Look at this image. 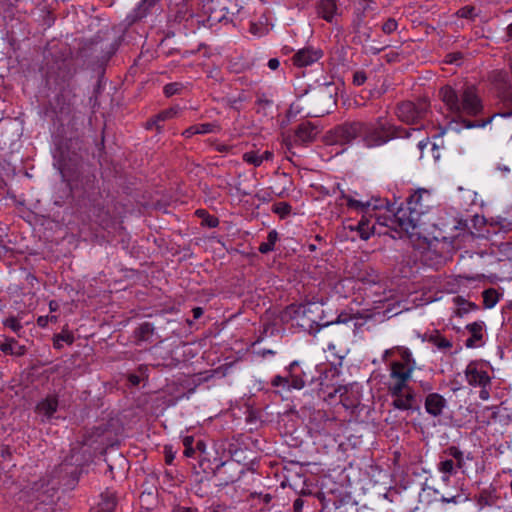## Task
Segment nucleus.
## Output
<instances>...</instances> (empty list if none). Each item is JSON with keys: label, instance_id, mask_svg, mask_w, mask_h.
Masks as SVG:
<instances>
[{"label": "nucleus", "instance_id": "nucleus-1", "mask_svg": "<svg viewBox=\"0 0 512 512\" xmlns=\"http://www.w3.org/2000/svg\"><path fill=\"white\" fill-rule=\"evenodd\" d=\"M393 222L419 248H431L444 238L435 222V199L429 190L423 188L409 196L406 207L395 213Z\"/></svg>", "mask_w": 512, "mask_h": 512}, {"label": "nucleus", "instance_id": "nucleus-34", "mask_svg": "<svg viewBox=\"0 0 512 512\" xmlns=\"http://www.w3.org/2000/svg\"><path fill=\"white\" fill-rule=\"evenodd\" d=\"M5 327L11 329L13 332H19L22 329V325L15 317H9L4 320Z\"/></svg>", "mask_w": 512, "mask_h": 512}, {"label": "nucleus", "instance_id": "nucleus-30", "mask_svg": "<svg viewBox=\"0 0 512 512\" xmlns=\"http://www.w3.org/2000/svg\"><path fill=\"white\" fill-rule=\"evenodd\" d=\"M243 160L246 163L251 164L255 167H258L262 164V159L260 158V154L255 151L245 152L243 154Z\"/></svg>", "mask_w": 512, "mask_h": 512}, {"label": "nucleus", "instance_id": "nucleus-31", "mask_svg": "<svg viewBox=\"0 0 512 512\" xmlns=\"http://www.w3.org/2000/svg\"><path fill=\"white\" fill-rule=\"evenodd\" d=\"M198 134H208L218 131V126L212 123L196 124Z\"/></svg>", "mask_w": 512, "mask_h": 512}, {"label": "nucleus", "instance_id": "nucleus-52", "mask_svg": "<svg viewBox=\"0 0 512 512\" xmlns=\"http://www.w3.org/2000/svg\"><path fill=\"white\" fill-rule=\"evenodd\" d=\"M452 473L442 474L441 480L444 484L448 485L450 482V477L452 476Z\"/></svg>", "mask_w": 512, "mask_h": 512}, {"label": "nucleus", "instance_id": "nucleus-22", "mask_svg": "<svg viewBox=\"0 0 512 512\" xmlns=\"http://www.w3.org/2000/svg\"><path fill=\"white\" fill-rule=\"evenodd\" d=\"M317 133V128L311 123H302L296 130V141L301 143L310 142L316 137Z\"/></svg>", "mask_w": 512, "mask_h": 512}, {"label": "nucleus", "instance_id": "nucleus-58", "mask_svg": "<svg viewBox=\"0 0 512 512\" xmlns=\"http://www.w3.org/2000/svg\"><path fill=\"white\" fill-rule=\"evenodd\" d=\"M177 512H192V511H191V509H190V508H185V507H183V508H179V509L177 510Z\"/></svg>", "mask_w": 512, "mask_h": 512}, {"label": "nucleus", "instance_id": "nucleus-18", "mask_svg": "<svg viewBox=\"0 0 512 512\" xmlns=\"http://www.w3.org/2000/svg\"><path fill=\"white\" fill-rule=\"evenodd\" d=\"M446 407L445 398L438 393H430L425 399L426 412L434 417L440 416Z\"/></svg>", "mask_w": 512, "mask_h": 512}, {"label": "nucleus", "instance_id": "nucleus-14", "mask_svg": "<svg viewBox=\"0 0 512 512\" xmlns=\"http://www.w3.org/2000/svg\"><path fill=\"white\" fill-rule=\"evenodd\" d=\"M335 394H339V401L347 409L355 407L360 401L358 387L354 384L337 388Z\"/></svg>", "mask_w": 512, "mask_h": 512}, {"label": "nucleus", "instance_id": "nucleus-57", "mask_svg": "<svg viewBox=\"0 0 512 512\" xmlns=\"http://www.w3.org/2000/svg\"><path fill=\"white\" fill-rule=\"evenodd\" d=\"M507 34L512 37V23L508 25L507 27Z\"/></svg>", "mask_w": 512, "mask_h": 512}, {"label": "nucleus", "instance_id": "nucleus-47", "mask_svg": "<svg viewBox=\"0 0 512 512\" xmlns=\"http://www.w3.org/2000/svg\"><path fill=\"white\" fill-rule=\"evenodd\" d=\"M303 500L300 499V498H297L294 503H293V508H294V511L295 512H301L302 508H303Z\"/></svg>", "mask_w": 512, "mask_h": 512}, {"label": "nucleus", "instance_id": "nucleus-39", "mask_svg": "<svg viewBox=\"0 0 512 512\" xmlns=\"http://www.w3.org/2000/svg\"><path fill=\"white\" fill-rule=\"evenodd\" d=\"M179 90V85L177 83H171L164 87V93L166 96H172L176 94Z\"/></svg>", "mask_w": 512, "mask_h": 512}, {"label": "nucleus", "instance_id": "nucleus-10", "mask_svg": "<svg viewBox=\"0 0 512 512\" xmlns=\"http://www.w3.org/2000/svg\"><path fill=\"white\" fill-rule=\"evenodd\" d=\"M444 454L450 459H441L437 464V470L441 474L452 473L455 474L457 469H462L465 465V456L463 451H461L456 446H450L445 449Z\"/></svg>", "mask_w": 512, "mask_h": 512}, {"label": "nucleus", "instance_id": "nucleus-21", "mask_svg": "<svg viewBox=\"0 0 512 512\" xmlns=\"http://www.w3.org/2000/svg\"><path fill=\"white\" fill-rule=\"evenodd\" d=\"M116 499L113 493L105 492L100 495L99 501L91 507L90 512H113Z\"/></svg>", "mask_w": 512, "mask_h": 512}, {"label": "nucleus", "instance_id": "nucleus-38", "mask_svg": "<svg viewBox=\"0 0 512 512\" xmlns=\"http://www.w3.org/2000/svg\"><path fill=\"white\" fill-rule=\"evenodd\" d=\"M152 331H153V327L149 323H143L139 327V334H140V337L143 338V339H146L147 338V334L152 333Z\"/></svg>", "mask_w": 512, "mask_h": 512}, {"label": "nucleus", "instance_id": "nucleus-3", "mask_svg": "<svg viewBox=\"0 0 512 512\" xmlns=\"http://www.w3.org/2000/svg\"><path fill=\"white\" fill-rule=\"evenodd\" d=\"M416 131H420V128L401 129L380 116L372 121L345 123L335 129V135L342 143L357 141L370 149L383 146L395 138H409Z\"/></svg>", "mask_w": 512, "mask_h": 512}, {"label": "nucleus", "instance_id": "nucleus-7", "mask_svg": "<svg viewBox=\"0 0 512 512\" xmlns=\"http://www.w3.org/2000/svg\"><path fill=\"white\" fill-rule=\"evenodd\" d=\"M428 106L425 102H403L396 109L397 118L406 124H417L427 113Z\"/></svg>", "mask_w": 512, "mask_h": 512}, {"label": "nucleus", "instance_id": "nucleus-9", "mask_svg": "<svg viewBox=\"0 0 512 512\" xmlns=\"http://www.w3.org/2000/svg\"><path fill=\"white\" fill-rule=\"evenodd\" d=\"M389 395L392 398V406L401 411L413 410L415 405V394L412 389L406 386H388Z\"/></svg>", "mask_w": 512, "mask_h": 512}, {"label": "nucleus", "instance_id": "nucleus-45", "mask_svg": "<svg viewBox=\"0 0 512 512\" xmlns=\"http://www.w3.org/2000/svg\"><path fill=\"white\" fill-rule=\"evenodd\" d=\"M198 134L197 133V128H196V125H193L189 128H187L184 132H183V136H185L186 138H190L192 137L193 135H196Z\"/></svg>", "mask_w": 512, "mask_h": 512}, {"label": "nucleus", "instance_id": "nucleus-5", "mask_svg": "<svg viewBox=\"0 0 512 512\" xmlns=\"http://www.w3.org/2000/svg\"><path fill=\"white\" fill-rule=\"evenodd\" d=\"M321 313V306L315 302L291 304L282 312L281 320L302 331L313 333L318 330Z\"/></svg>", "mask_w": 512, "mask_h": 512}, {"label": "nucleus", "instance_id": "nucleus-19", "mask_svg": "<svg viewBox=\"0 0 512 512\" xmlns=\"http://www.w3.org/2000/svg\"><path fill=\"white\" fill-rule=\"evenodd\" d=\"M317 9L318 14L328 22L334 21L340 15L336 0H321Z\"/></svg>", "mask_w": 512, "mask_h": 512}, {"label": "nucleus", "instance_id": "nucleus-26", "mask_svg": "<svg viewBox=\"0 0 512 512\" xmlns=\"http://www.w3.org/2000/svg\"><path fill=\"white\" fill-rule=\"evenodd\" d=\"M278 240V233L276 230H271L268 233L267 240L262 242L259 246V251L262 254H267L274 250L275 243Z\"/></svg>", "mask_w": 512, "mask_h": 512}, {"label": "nucleus", "instance_id": "nucleus-4", "mask_svg": "<svg viewBox=\"0 0 512 512\" xmlns=\"http://www.w3.org/2000/svg\"><path fill=\"white\" fill-rule=\"evenodd\" d=\"M389 371L388 386H406L415 369L416 362L411 351L403 346L386 349L382 356Z\"/></svg>", "mask_w": 512, "mask_h": 512}, {"label": "nucleus", "instance_id": "nucleus-13", "mask_svg": "<svg viewBox=\"0 0 512 512\" xmlns=\"http://www.w3.org/2000/svg\"><path fill=\"white\" fill-rule=\"evenodd\" d=\"M323 56L320 49L313 47H305L299 49L292 57V63L298 68H304L313 65Z\"/></svg>", "mask_w": 512, "mask_h": 512}, {"label": "nucleus", "instance_id": "nucleus-8", "mask_svg": "<svg viewBox=\"0 0 512 512\" xmlns=\"http://www.w3.org/2000/svg\"><path fill=\"white\" fill-rule=\"evenodd\" d=\"M341 200L342 205H346L348 209L361 215L370 214L381 206L378 199H360L357 192L342 193Z\"/></svg>", "mask_w": 512, "mask_h": 512}, {"label": "nucleus", "instance_id": "nucleus-20", "mask_svg": "<svg viewBox=\"0 0 512 512\" xmlns=\"http://www.w3.org/2000/svg\"><path fill=\"white\" fill-rule=\"evenodd\" d=\"M325 352L327 353V360L330 361L332 365L340 366L348 351L346 348H343L334 341H331L328 343Z\"/></svg>", "mask_w": 512, "mask_h": 512}, {"label": "nucleus", "instance_id": "nucleus-51", "mask_svg": "<svg viewBox=\"0 0 512 512\" xmlns=\"http://www.w3.org/2000/svg\"><path fill=\"white\" fill-rule=\"evenodd\" d=\"M206 222L209 227H216L218 225V220L214 217H210Z\"/></svg>", "mask_w": 512, "mask_h": 512}, {"label": "nucleus", "instance_id": "nucleus-15", "mask_svg": "<svg viewBox=\"0 0 512 512\" xmlns=\"http://www.w3.org/2000/svg\"><path fill=\"white\" fill-rule=\"evenodd\" d=\"M372 213L362 215L361 220L356 224H348L346 228L356 231L363 240H368L375 233V225L371 221Z\"/></svg>", "mask_w": 512, "mask_h": 512}, {"label": "nucleus", "instance_id": "nucleus-50", "mask_svg": "<svg viewBox=\"0 0 512 512\" xmlns=\"http://www.w3.org/2000/svg\"><path fill=\"white\" fill-rule=\"evenodd\" d=\"M202 314H203L202 308L196 307V308L193 309V315H194L195 319H198L199 317H201Z\"/></svg>", "mask_w": 512, "mask_h": 512}, {"label": "nucleus", "instance_id": "nucleus-35", "mask_svg": "<svg viewBox=\"0 0 512 512\" xmlns=\"http://www.w3.org/2000/svg\"><path fill=\"white\" fill-rule=\"evenodd\" d=\"M397 29V22L394 19H388L382 26V30L386 34H390Z\"/></svg>", "mask_w": 512, "mask_h": 512}, {"label": "nucleus", "instance_id": "nucleus-59", "mask_svg": "<svg viewBox=\"0 0 512 512\" xmlns=\"http://www.w3.org/2000/svg\"><path fill=\"white\" fill-rule=\"evenodd\" d=\"M218 150H219L220 152H224V151H226V150H227V146H225V145H223V146H219V147H218Z\"/></svg>", "mask_w": 512, "mask_h": 512}, {"label": "nucleus", "instance_id": "nucleus-44", "mask_svg": "<svg viewBox=\"0 0 512 512\" xmlns=\"http://www.w3.org/2000/svg\"><path fill=\"white\" fill-rule=\"evenodd\" d=\"M159 0H142L139 4V9L149 10L152 6H154Z\"/></svg>", "mask_w": 512, "mask_h": 512}, {"label": "nucleus", "instance_id": "nucleus-37", "mask_svg": "<svg viewBox=\"0 0 512 512\" xmlns=\"http://www.w3.org/2000/svg\"><path fill=\"white\" fill-rule=\"evenodd\" d=\"M274 212L281 216H285V215L289 214L290 206L286 203H279V204L275 205Z\"/></svg>", "mask_w": 512, "mask_h": 512}, {"label": "nucleus", "instance_id": "nucleus-23", "mask_svg": "<svg viewBox=\"0 0 512 512\" xmlns=\"http://www.w3.org/2000/svg\"><path fill=\"white\" fill-rule=\"evenodd\" d=\"M271 24L269 23V20L266 16H261L257 21L251 22L250 24V33L254 35L255 37H263L271 29Z\"/></svg>", "mask_w": 512, "mask_h": 512}, {"label": "nucleus", "instance_id": "nucleus-24", "mask_svg": "<svg viewBox=\"0 0 512 512\" xmlns=\"http://www.w3.org/2000/svg\"><path fill=\"white\" fill-rule=\"evenodd\" d=\"M58 407V401L54 397H48L41 401L37 405V411L39 414L45 416L47 419L51 418L56 412Z\"/></svg>", "mask_w": 512, "mask_h": 512}, {"label": "nucleus", "instance_id": "nucleus-40", "mask_svg": "<svg viewBox=\"0 0 512 512\" xmlns=\"http://www.w3.org/2000/svg\"><path fill=\"white\" fill-rule=\"evenodd\" d=\"M459 14H460V16L465 17V18H473L476 15L475 8L474 7H464L459 10Z\"/></svg>", "mask_w": 512, "mask_h": 512}, {"label": "nucleus", "instance_id": "nucleus-12", "mask_svg": "<svg viewBox=\"0 0 512 512\" xmlns=\"http://www.w3.org/2000/svg\"><path fill=\"white\" fill-rule=\"evenodd\" d=\"M296 366H298L297 361L291 362L287 368L289 374L287 376H275L272 380V385L274 387H281L286 390L302 389L305 385V381L301 375L294 373V368Z\"/></svg>", "mask_w": 512, "mask_h": 512}, {"label": "nucleus", "instance_id": "nucleus-56", "mask_svg": "<svg viewBox=\"0 0 512 512\" xmlns=\"http://www.w3.org/2000/svg\"><path fill=\"white\" fill-rule=\"evenodd\" d=\"M57 307H58L57 302H55V301H50V303H49L50 311H56Z\"/></svg>", "mask_w": 512, "mask_h": 512}, {"label": "nucleus", "instance_id": "nucleus-49", "mask_svg": "<svg viewBox=\"0 0 512 512\" xmlns=\"http://www.w3.org/2000/svg\"><path fill=\"white\" fill-rule=\"evenodd\" d=\"M141 381V378L137 375H134V374H131L129 376V382L133 385V386H136L140 383Z\"/></svg>", "mask_w": 512, "mask_h": 512}, {"label": "nucleus", "instance_id": "nucleus-62", "mask_svg": "<svg viewBox=\"0 0 512 512\" xmlns=\"http://www.w3.org/2000/svg\"><path fill=\"white\" fill-rule=\"evenodd\" d=\"M343 322H345V320H342V319H340V318H339V319H338V321H337V323H343Z\"/></svg>", "mask_w": 512, "mask_h": 512}, {"label": "nucleus", "instance_id": "nucleus-43", "mask_svg": "<svg viewBox=\"0 0 512 512\" xmlns=\"http://www.w3.org/2000/svg\"><path fill=\"white\" fill-rule=\"evenodd\" d=\"M58 336L60 337L61 341L67 344H72L74 341V336L70 332H62L61 334H58Z\"/></svg>", "mask_w": 512, "mask_h": 512}, {"label": "nucleus", "instance_id": "nucleus-46", "mask_svg": "<svg viewBox=\"0 0 512 512\" xmlns=\"http://www.w3.org/2000/svg\"><path fill=\"white\" fill-rule=\"evenodd\" d=\"M268 67L271 69V70H276L278 69V67L280 66V62L277 58H271L269 61H268Z\"/></svg>", "mask_w": 512, "mask_h": 512}, {"label": "nucleus", "instance_id": "nucleus-28", "mask_svg": "<svg viewBox=\"0 0 512 512\" xmlns=\"http://www.w3.org/2000/svg\"><path fill=\"white\" fill-rule=\"evenodd\" d=\"M454 300H455L456 305L458 306L457 314L460 316L478 309L476 304H474L472 302H468L465 299H463L462 297H459V296L455 297Z\"/></svg>", "mask_w": 512, "mask_h": 512}, {"label": "nucleus", "instance_id": "nucleus-29", "mask_svg": "<svg viewBox=\"0 0 512 512\" xmlns=\"http://www.w3.org/2000/svg\"><path fill=\"white\" fill-rule=\"evenodd\" d=\"M460 192H462L461 198L463 200V206L465 208L474 205L476 203L477 193L472 190H464L460 188Z\"/></svg>", "mask_w": 512, "mask_h": 512}, {"label": "nucleus", "instance_id": "nucleus-42", "mask_svg": "<svg viewBox=\"0 0 512 512\" xmlns=\"http://www.w3.org/2000/svg\"><path fill=\"white\" fill-rule=\"evenodd\" d=\"M50 320L51 321H56V317L55 316H51V317H49V316H40L37 319V324L40 327H45Z\"/></svg>", "mask_w": 512, "mask_h": 512}, {"label": "nucleus", "instance_id": "nucleus-41", "mask_svg": "<svg viewBox=\"0 0 512 512\" xmlns=\"http://www.w3.org/2000/svg\"><path fill=\"white\" fill-rule=\"evenodd\" d=\"M494 80L496 82H502V83L506 84L508 82V75L504 71H497L494 74Z\"/></svg>", "mask_w": 512, "mask_h": 512}, {"label": "nucleus", "instance_id": "nucleus-55", "mask_svg": "<svg viewBox=\"0 0 512 512\" xmlns=\"http://www.w3.org/2000/svg\"><path fill=\"white\" fill-rule=\"evenodd\" d=\"M184 454L186 457H192L194 455L193 447H185Z\"/></svg>", "mask_w": 512, "mask_h": 512}, {"label": "nucleus", "instance_id": "nucleus-60", "mask_svg": "<svg viewBox=\"0 0 512 512\" xmlns=\"http://www.w3.org/2000/svg\"><path fill=\"white\" fill-rule=\"evenodd\" d=\"M503 170H504L505 172H509V171H510V170H509V168H508V167H506V166L503 168Z\"/></svg>", "mask_w": 512, "mask_h": 512}, {"label": "nucleus", "instance_id": "nucleus-32", "mask_svg": "<svg viewBox=\"0 0 512 512\" xmlns=\"http://www.w3.org/2000/svg\"><path fill=\"white\" fill-rule=\"evenodd\" d=\"M467 500H468V497L460 495V494L452 495V496L442 495L440 498V501L442 503H452V504H459V503L465 502Z\"/></svg>", "mask_w": 512, "mask_h": 512}, {"label": "nucleus", "instance_id": "nucleus-17", "mask_svg": "<svg viewBox=\"0 0 512 512\" xmlns=\"http://www.w3.org/2000/svg\"><path fill=\"white\" fill-rule=\"evenodd\" d=\"M240 12V7L237 3H231L230 6L222 5L219 10H213L210 13V20L217 22H231L233 16Z\"/></svg>", "mask_w": 512, "mask_h": 512}, {"label": "nucleus", "instance_id": "nucleus-11", "mask_svg": "<svg viewBox=\"0 0 512 512\" xmlns=\"http://www.w3.org/2000/svg\"><path fill=\"white\" fill-rule=\"evenodd\" d=\"M468 335L465 346L470 349L483 347L486 343V325L482 320L474 321L465 326Z\"/></svg>", "mask_w": 512, "mask_h": 512}, {"label": "nucleus", "instance_id": "nucleus-16", "mask_svg": "<svg viewBox=\"0 0 512 512\" xmlns=\"http://www.w3.org/2000/svg\"><path fill=\"white\" fill-rule=\"evenodd\" d=\"M429 342L437 349V351L444 354L453 355L459 353L461 350L460 346L455 348L450 339L438 332L430 335Z\"/></svg>", "mask_w": 512, "mask_h": 512}, {"label": "nucleus", "instance_id": "nucleus-54", "mask_svg": "<svg viewBox=\"0 0 512 512\" xmlns=\"http://www.w3.org/2000/svg\"><path fill=\"white\" fill-rule=\"evenodd\" d=\"M192 443H193V438L190 436L185 437L183 440V444L185 447H192Z\"/></svg>", "mask_w": 512, "mask_h": 512}, {"label": "nucleus", "instance_id": "nucleus-53", "mask_svg": "<svg viewBox=\"0 0 512 512\" xmlns=\"http://www.w3.org/2000/svg\"><path fill=\"white\" fill-rule=\"evenodd\" d=\"M62 343H63V341H61L60 337L58 335H56L54 338V347L57 349H60V348H62Z\"/></svg>", "mask_w": 512, "mask_h": 512}, {"label": "nucleus", "instance_id": "nucleus-36", "mask_svg": "<svg viewBox=\"0 0 512 512\" xmlns=\"http://www.w3.org/2000/svg\"><path fill=\"white\" fill-rule=\"evenodd\" d=\"M367 80L366 74L363 71H357L353 76V83L357 86L363 85Z\"/></svg>", "mask_w": 512, "mask_h": 512}, {"label": "nucleus", "instance_id": "nucleus-27", "mask_svg": "<svg viewBox=\"0 0 512 512\" xmlns=\"http://www.w3.org/2000/svg\"><path fill=\"white\" fill-rule=\"evenodd\" d=\"M499 301V294L495 289H487L483 291V304L486 309L496 306Z\"/></svg>", "mask_w": 512, "mask_h": 512}, {"label": "nucleus", "instance_id": "nucleus-25", "mask_svg": "<svg viewBox=\"0 0 512 512\" xmlns=\"http://www.w3.org/2000/svg\"><path fill=\"white\" fill-rule=\"evenodd\" d=\"M0 349L2 352L6 353V354L17 355V356L23 355L25 352L24 347L19 345L17 343V341H15L12 338H8L5 340V342L1 343Z\"/></svg>", "mask_w": 512, "mask_h": 512}, {"label": "nucleus", "instance_id": "nucleus-33", "mask_svg": "<svg viewBox=\"0 0 512 512\" xmlns=\"http://www.w3.org/2000/svg\"><path fill=\"white\" fill-rule=\"evenodd\" d=\"M178 112H179V108L178 107H171V108H169L167 110H164L161 113H159L157 115V120L164 121V120H167V119H171L174 116H176L178 114Z\"/></svg>", "mask_w": 512, "mask_h": 512}, {"label": "nucleus", "instance_id": "nucleus-6", "mask_svg": "<svg viewBox=\"0 0 512 512\" xmlns=\"http://www.w3.org/2000/svg\"><path fill=\"white\" fill-rule=\"evenodd\" d=\"M464 378L469 386L479 389V398L482 401L490 399L495 376L494 368L489 361L483 359L469 361L464 369Z\"/></svg>", "mask_w": 512, "mask_h": 512}, {"label": "nucleus", "instance_id": "nucleus-2", "mask_svg": "<svg viewBox=\"0 0 512 512\" xmlns=\"http://www.w3.org/2000/svg\"><path fill=\"white\" fill-rule=\"evenodd\" d=\"M439 98L448 120L442 133L448 130L460 133L464 129L485 128L496 116L507 118L512 115L511 111L494 114L483 121L473 120L482 115L484 104L477 88L472 84H465L461 87L443 86L439 90Z\"/></svg>", "mask_w": 512, "mask_h": 512}, {"label": "nucleus", "instance_id": "nucleus-48", "mask_svg": "<svg viewBox=\"0 0 512 512\" xmlns=\"http://www.w3.org/2000/svg\"><path fill=\"white\" fill-rule=\"evenodd\" d=\"M260 158L262 159V163L264 161H269L273 158V153L271 151L266 150L262 154H260Z\"/></svg>", "mask_w": 512, "mask_h": 512}, {"label": "nucleus", "instance_id": "nucleus-61", "mask_svg": "<svg viewBox=\"0 0 512 512\" xmlns=\"http://www.w3.org/2000/svg\"><path fill=\"white\" fill-rule=\"evenodd\" d=\"M328 100H329V101H331V102H334V101L332 100L331 94H329V96H328Z\"/></svg>", "mask_w": 512, "mask_h": 512}]
</instances>
